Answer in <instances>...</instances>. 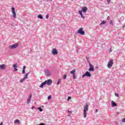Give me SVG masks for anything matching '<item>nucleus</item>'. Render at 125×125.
<instances>
[{"label":"nucleus","mask_w":125,"mask_h":125,"mask_svg":"<svg viewBox=\"0 0 125 125\" xmlns=\"http://www.w3.org/2000/svg\"><path fill=\"white\" fill-rule=\"evenodd\" d=\"M104 24H106V21H102V22H101V23L100 24V26H101V25H104Z\"/></svg>","instance_id":"obj_24"},{"label":"nucleus","mask_w":125,"mask_h":125,"mask_svg":"<svg viewBox=\"0 0 125 125\" xmlns=\"http://www.w3.org/2000/svg\"><path fill=\"white\" fill-rule=\"evenodd\" d=\"M110 16H108L107 18V20H110Z\"/></svg>","instance_id":"obj_40"},{"label":"nucleus","mask_w":125,"mask_h":125,"mask_svg":"<svg viewBox=\"0 0 125 125\" xmlns=\"http://www.w3.org/2000/svg\"><path fill=\"white\" fill-rule=\"evenodd\" d=\"M22 74H25V69H22Z\"/></svg>","instance_id":"obj_37"},{"label":"nucleus","mask_w":125,"mask_h":125,"mask_svg":"<svg viewBox=\"0 0 125 125\" xmlns=\"http://www.w3.org/2000/svg\"><path fill=\"white\" fill-rule=\"evenodd\" d=\"M109 52H112V48L110 49Z\"/></svg>","instance_id":"obj_42"},{"label":"nucleus","mask_w":125,"mask_h":125,"mask_svg":"<svg viewBox=\"0 0 125 125\" xmlns=\"http://www.w3.org/2000/svg\"><path fill=\"white\" fill-rule=\"evenodd\" d=\"M79 51L78 50H77V52H78Z\"/></svg>","instance_id":"obj_47"},{"label":"nucleus","mask_w":125,"mask_h":125,"mask_svg":"<svg viewBox=\"0 0 125 125\" xmlns=\"http://www.w3.org/2000/svg\"><path fill=\"white\" fill-rule=\"evenodd\" d=\"M49 18V15L48 14L46 15V19H48V18Z\"/></svg>","instance_id":"obj_31"},{"label":"nucleus","mask_w":125,"mask_h":125,"mask_svg":"<svg viewBox=\"0 0 125 125\" xmlns=\"http://www.w3.org/2000/svg\"><path fill=\"white\" fill-rule=\"evenodd\" d=\"M18 46V44H13L9 46V48H10V49H14V48H17Z\"/></svg>","instance_id":"obj_8"},{"label":"nucleus","mask_w":125,"mask_h":125,"mask_svg":"<svg viewBox=\"0 0 125 125\" xmlns=\"http://www.w3.org/2000/svg\"><path fill=\"white\" fill-rule=\"evenodd\" d=\"M45 84H46V82L44 81L40 85V87L42 88V87H43V85H45Z\"/></svg>","instance_id":"obj_17"},{"label":"nucleus","mask_w":125,"mask_h":125,"mask_svg":"<svg viewBox=\"0 0 125 125\" xmlns=\"http://www.w3.org/2000/svg\"><path fill=\"white\" fill-rule=\"evenodd\" d=\"M122 123H125V118H123L122 120Z\"/></svg>","instance_id":"obj_36"},{"label":"nucleus","mask_w":125,"mask_h":125,"mask_svg":"<svg viewBox=\"0 0 125 125\" xmlns=\"http://www.w3.org/2000/svg\"><path fill=\"white\" fill-rule=\"evenodd\" d=\"M83 12H84L85 13H86V11H87V7H83L82 8Z\"/></svg>","instance_id":"obj_13"},{"label":"nucleus","mask_w":125,"mask_h":125,"mask_svg":"<svg viewBox=\"0 0 125 125\" xmlns=\"http://www.w3.org/2000/svg\"><path fill=\"white\" fill-rule=\"evenodd\" d=\"M66 79H67V75H64L63 76V80H66Z\"/></svg>","instance_id":"obj_28"},{"label":"nucleus","mask_w":125,"mask_h":125,"mask_svg":"<svg viewBox=\"0 0 125 125\" xmlns=\"http://www.w3.org/2000/svg\"><path fill=\"white\" fill-rule=\"evenodd\" d=\"M14 124H20V120L18 119L15 120Z\"/></svg>","instance_id":"obj_19"},{"label":"nucleus","mask_w":125,"mask_h":125,"mask_svg":"<svg viewBox=\"0 0 125 125\" xmlns=\"http://www.w3.org/2000/svg\"><path fill=\"white\" fill-rule=\"evenodd\" d=\"M47 2H48L49 1V0H46Z\"/></svg>","instance_id":"obj_43"},{"label":"nucleus","mask_w":125,"mask_h":125,"mask_svg":"<svg viewBox=\"0 0 125 125\" xmlns=\"http://www.w3.org/2000/svg\"><path fill=\"white\" fill-rule=\"evenodd\" d=\"M107 4H110V2L111 1V0H107Z\"/></svg>","instance_id":"obj_33"},{"label":"nucleus","mask_w":125,"mask_h":125,"mask_svg":"<svg viewBox=\"0 0 125 125\" xmlns=\"http://www.w3.org/2000/svg\"><path fill=\"white\" fill-rule=\"evenodd\" d=\"M115 96H116L117 97H119V94H118V93H115Z\"/></svg>","instance_id":"obj_34"},{"label":"nucleus","mask_w":125,"mask_h":125,"mask_svg":"<svg viewBox=\"0 0 125 125\" xmlns=\"http://www.w3.org/2000/svg\"><path fill=\"white\" fill-rule=\"evenodd\" d=\"M84 77H91V74H90V72H88V71H86L85 74H84L83 76H82V78H84Z\"/></svg>","instance_id":"obj_6"},{"label":"nucleus","mask_w":125,"mask_h":125,"mask_svg":"<svg viewBox=\"0 0 125 125\" xmlns=\"http://www.w3.org/2000/svg\"><path fill=\"white\" fill-rule=\"evenodd\" d=\"M29 74H30V72L26 73L25 75V77H24V78H25V79H28V76L29 75Z\"/></svg>","instance_id":"obj_22"},{"label":"nucleus","mask_w":125,"mask_h":125,"mask_svg":"<svg viewBox=\"0 0 125 125\" xmlns=\"http://www.w3.org/2000/svg\"><path fill=\"white\" fill-rule=\"evenodd\" d=\"M72 98V97H71V96H69L67 98V101H70V100Z\"/></svg>","instance_id":"obj_27"},{"label":"nucleus","mask_w":125,"mask_h":125,"mask_svg":"<svg viewBox=\"0 0 125 125\" xmlns=\"http://www.w3.org/2000/svg\"><path fill=\"white\" fill-rule=\"evenodd\" d=\"M38 18H39V19H43V17L41 14L39 15L38 16Z\"/></svg>","instance_id":"obj_20"},{"label":"nucleus","mask_w":125,"mask_h":125,"mask_svg":"<svg viewBox=\"0 0 125 125\" xmlns=\"http://www.w3.org/2000/svg\"><path fill=\"white\" fill-rule=\"evenodd\" d=\"M110 24H111V25H112V26H113L114 25V24L113 23V21H110Z\"/></svg>","instance_id":"obj_30"},{"label":"nucleus","mask_w":125,"mask_h":125,"mask_svg":"<svg viewBox=\"0 0 125 125\" xmlns=\"http://www.w3.org/2000/svg\"><path fill=\"white\" fill-rule=\"evenodd\" d=\"M61 83V79H59L58 80V82H57V85H59V84H60Z\"/></svg>","instance_id":"obj_21"},{"label":"nucleus","mask_w":125,"mask_h":125,"mask_svg":"<svg viewBox=\"0 0 125 125\" xmlns=\"http://www.w3.org/2000/svg\"><path fill=\"white\" fill-rule=\"evenodd\" d=\"M35 109V110H38V108L35 107V106H32V109L34 110Z\"/></svg>","instance_id":"obj_29"},{"label":"nucleus","mask_w":125,"mask_h":125,"mask_svg":"<svg viewBox=\"0 0 125 125\" xmlns=\"http://www.w3.org/2000/svg\"><path fill=\"white\" fill-rule=\"evenodd\" d=\"M0 125H2V123H1L0 124Z\"/></svg>","instance_id":"obj_45"},{"label":"nucleus","mask_w":125,"mask_h":125,"mask_svg":"<svg viewBox=\"0 0 125 125\" xmlns=\"http://www.w3.org/2000/svg\"><path fill=\"white\" fill-rule=\"evenodd\" d=\"M45 125V124H44V123H41L40 124H38V125Z\"/></svg>","instance_id":"obj_35"},{"label":"nucleus","mask_w":125,"mask_h":125,"mask_svg":"<svg viewBox=\"0 0 125 125\" xmlns=\"http://www.w3.org/2000/svg\"><path fill=\"white\" fill-rule=\"evenodd\" d=\"M75 73H76L75 70H73L72 71H70V74H71V75H73V78L74 80L76 79V74H75Z\"/></svg>","instance_id":"obj_10"},{"label":"nucleus","mask_w":125,"mask_h":125,"mask_svg":"<svg viewBox=\"0 0 125 125\" xmlns=\"http://www.w3.org/2000/svg\"><path fill=\"white\" fill-rule=\"evenodd\" d=\"M118 104H116V103L115 102H114L113 101H111V106L112 107H116V106H117Z\"/></svg>","instance_id":"obj_16"},{"label":"nucleus","mask_w":125,"mask_h":125,"mask_svg":"<svg viewBox=\"0 0 125 125\" xmlns=\"http://www.w3.org/2000/svg\"><path fill=\"white\" fill-rule=\"evenodd\" d=\"M89 68L88 69L89 72H94V66L91 64V63H89Z\"/></svg>","instance_id":"obj_5"},{"label":"nucleus","mask_w":125,"mask_h":125,"mask_svg":"<svg viewBox=\"0 0 125 125\" xmlns=\"http://www.w3.org/2000/svg\"><path fill=\"white\" fill-rule=\"evenodd\" d=\"M68 113H69V114H72V111L68 110Z\"/></svg>","instance_id":"obj_39"},{"label":"nucleus","mask_w":125,"mask_h":125,"mask_svg":"<svg viewBox=\"0 0 125 125\" xmlns=\"http://www.w3.org/2000/svg\"><path fill=\"white\" fill-rule=\"evenodd\" d=\"M83 28L81 27L79 28V29L78 30L77 33L78 34H80V35H82V36H83V35H84L85 34V32H84V31H83Z\"/></svg>","instance_id":"obj_3"},{"label":"nucleus","mask_w":125,"mask_h":125,"mask_svg":"<svg viewBox=\"0 0 125 125\" xmlns=\"http://www.w3.org/2000/svg\"><path fill=\"white\" fill-rule=\"evenodd\" d=\"M25 80H26L25 78L24 77H23V78L21 79L20 83H23V82H24V81H25Z\"/></svg>","instance_id":"obj_23"},{"label":"nucleus","mask_w":125,"mask_h":125,"mask_svg":"<svg viewBox=\"0 0 125 125\" xmlns=\"http://www.w3.org/2000/svg\"><path fill=\"white\" fill-rule=\"evenodd\" d=\"M117 115H119L120 114V113L117 112Z\"/></svg>","instance_id":"obj_44"},{"label":"nucleus","mask_w":125,"mask_h":125,"mask_svg":"<svg viewBox=\"0 0 125 125\" xmlns=\"http://www.w3.org/2000/svg\"><path fill=\"white\" fill-rule=\"evenodd\" d=\"M98 112V109H96L95 110V113H97Z\"/></svg>","instance_id":"obj_41"},{"label":"nucleus","mask_w":125,"mask_h":125,"mask_svg":"<svg viewBox=\"0 0 125 125\" xmlns=\"http://www.w3.org/2000/svg\"><path fill=\"white\" fill-rule=\"evenodd\" d=\"M31 98H32V95H30L29 96V98H28V99H27V103L28 104H29L30 102H31Z\"/></svg>","instance_id":"obj_15"},{"label":"nucleus","mask_w":125,"mask_h":125,"mask_svg":"<svg viewBox=\"0 0 125 125\" xmlns=\"http://www.w3.org/2000/svg\"><path fill=\"white\" fill-rule=\"evenodd\" d=\"M79 13L80 15L81 16V18H83V19H84V16L83 15V11L82 10L79 11Z\"/></svg>","instance_id":"obj_14"},{"label":"nucleus","mask_w":125,"mask_h":125,"mask_svg":"<svg viewBox=\"0 0 125 125\" xmlns=\"http://www.w3.org/2000/svg\"><path fill=\"white\" fill-rule=\"evenodd\" d=\"M86 59L89 64V63H90V61H89V59L88 58H86Z\"/></svg>","instance_id":"obj_26"},{"label":"nucleus","mask_w":125,"mask_h":125,"mask_svg":"<svg viewBox=\"0 0 125 125\" xmlns=\"http://www.w3.org/2000/svg\"><path fill=\"white\" fill-rule=\"evenodd\" d=\"M5 68H6V65L5 64L0 65V70H5Z\"/></svg>","instance_id":"obj_12"},{"label":"nucleus","mask_w":125,"mask_h":125,"mask_svg":"<svg viewBox=\"0 0 125 125\" xmlns=\"http://www.w3.org/2000/svg\"><path fill=\"white\" fill-rule=\"evenodd\" d=\"M38 110H39V111H40V112H42V111H43V109H42V108H41V107H38V108H37Z\"/></svg>","instance_id":"obj_25"},{"label":"nucleus","mask_w":125,"mask_h":125,"mask_svg":"<svg viewBox=\"0 0 125 125\" xmlns=\"http://www.w3.org/2000/svg\"><path fill=\"white\" fill-rule=\"evenodd\" d=\"M12 12L13 16V18L16 19V13L15 12V8L14 7H12Z\"/></svg>","instance_id":"obj_7"},{"label":"nucleus","mask_w":125,"mask_h":125,"mask_svg":"<svg viewBox=\"0 0 125 125\" xmlns=\"http://www.w3.org/2000/svg\"><path fill=\"white\" fill-rule=\"evenodd\" d=\"M45 82H46V84H47V85H51V84H52V80L51 79H48L45 81Z\"/></svg>","instance_id":"obj_9"},{"label":"nucleus","mask_w":125,"mask_h":125,"mask_svg":"<svg viewBox=\"0 0 125 125\" xmlns=\"http://www.w3.org/2000/svg\"><path fill=\"white\" fill-rule=\"evenodd\" d=\"M87 111H88V104L86 103L83 107V118H86V112Z\"/></svg>","instance_id":"obj_1"},{"label":"nucleus","mask_w":125,"mask_h":125,"mask_svg":"<svg viewBox=\"0 0 125 125\" xmlns=\"http://www.w3.org/2000/svg\"><path fill=\"white\" fill-rule=\"evenodd\" d=\"M113 64H114L113 60V59H111L108 62L107 68H108V69H111V68H112V66H113Z\"/></svg>","instance_id":"obj_2"},{"label":"nucleus","mask_w":125,"mask_h":125,"mask_svg":"<svg viewBox=\"0 0 125 125\" xmlns=\"http://www.w3.org/2000/svg\"><path fill=\"white\" fill-rule=\"evenodd\" d=\"M52 53L54 55H56L57 54H58V51L57 50V49L53 48L52 51Z\"/></svg>","instance_id":"obj_11"},{"label":"nucleus","mask_w":125,"mask_h":125,"mask_svg":"<svg viewBox=\"0 0 125 125\" xmlns=\"http://www.w3.org/2000/svg\"><path fill=\"white\" fill-rule=\"evenodd\" d=\"M26 69V66L24 65L22 70H25Z\"/></svg>","instance_id":"obj_38"},{"label":"nucleus","mask_w":125,"mask_h":125,"mask_svg":"<svg viewBox=\"0 0 125 125\" xmlns=\"http://www.w3.org/2000/svg\"><path fill=\"white\" fill-rule=\"evenodd\" d=\"M48 100L51 99V95L48 96Z\"/></svg>","instance_id":"obj_32"},{"label":"nucleus","mask_w":125,"mask_h":125,"mask_svg":"<svg viewBox=\"0 0 125 125\" xmlns=\"http://www.w3.org/2000/svg\"><path fill=\"white\" fill-rule=\"evenodd\" d=\"M13 67L15 70V71L16 72L17 71H18V69H17V65H16V64H14L13 65Z\"/></svg>","instance_id":"obj_18"},{"label":"nucleus","mask_w":125,"mask_h":125,"mask_svg":"<svg viewBox=\"0 0 125 125\" xmlns=\"http://www.w3.org/2000/svg\"><path fill=\"white\" fill-rule=\"evenodd\" d=\"M68 117H70L71 116V115H68Z\"/></svg>","instance_id":"obj_46"},{"label":"nucleus","mask_w":125,"mask_h":125,"mask_svg":"<svg viewBox=\"0 0 125 125\" xmlns=\"http://www.w3.org/2000/svg\"><path fill=\"white\" fill-rule=\"evenodd\" d=\"M44 73L46 77H50V76H51V73L50 72V71H49V70L45 69Z\"/></svg>","instance_id":"obj_4"}]
</instances>
